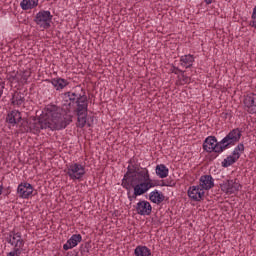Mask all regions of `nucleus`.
<instances>
[{
	"label": "nucleus",
	"mask_w": 256,
	"mask_h": 256,
	"mask_svg": "<svg viewBox=\"0 0 256 256\" xmlns=\"http://www.w3.org/2000/svg\"><path fill=\"white\" fill-rule=\"evenodd\" d=\"M63 107H66L67 111L73 109L74 115L77 117L76 127L83 129L85 125L91 127V122L89 121V99L87 98V93L85 89L81 86H76L68 92L61 94Z\"/></svg>",
	"instance_id": "nucleus-1"
},
{
	"label": "nucleus",
	"mask_w": 256,
	"mask_h": 256,
	"mask_svg": "<svg viewBox=\"0 0 256 256\" xmlns=\"http://www.w3.org/2000/svg\"><path fill=\"white\" fill-rule=\"evenodd\" d=\"M243 137V130L241 128L232 129L224 138L220 141L215 136H208L203 142V150L206 153H225L227 149H231L234 145H237Z\"/></svg>",
	"instance_id": "nucleus-2"
},
{
	"label": "nucleus",
	"mask_w": 256,
	"mask_h": 256,
	"mask_svg": "<svg viewBox=\"0 0 256 256\" xmlns=\"http://www.w3.org/2000/svg\"><path fill=\"white\" fill-rule=\"evenodd\" d=\"M41 121L42 129L61 131L73 123V115L67 114V111L59 106L52 105L47 108V113L41 117Z\"/></svg>",
	"instance_id": "nucleus-3"
},
{
	"label": "nucleus",
	"mask_w": 256,
	"mask_h": 256,
	"mask_svg": "<svg viewBox=\"0 0 256 256\" xmlns=\"http://www.w3.org/2000/svg\"><path fill=\"white\" fill-rule=\"evenodd\" d=\"M200 185L190 186L187 194L191 201H203L205 199V191L215 187V180L211 175H202L200 177Z\"/></svg>",
	"instance_id": "nucleus-4"
},
{
	"label": "nucleus",
	"mask_w": 256,
	"mask_h": 256,
	"mask_svg": "<svg viewBox=\"0 0 256 256\" xmlns=\"http://www.w3.org/2000/svg\"><path fill=\"white\" fill-rule=\"evenodd\" d=\"M17 127V133H20L21 135L25 133H33L34 135H37V133H41V129H43V123L41 118L39 120L22 118V120L18 122Z\"/></svg>",
	"instance_id": "nucleus-5"
},
{
	"label": "nucleus",
	"mask_w": 256,
	"mask_h": 256,
	"mask_svg": "<svg viewBox=\"0 0 256 256\" xmlns=\"http://www.w3.org/2000/svg\"><path fill=\"white\" fill-rule=\"evenodd\" d=\"M149 173V169L141 168V164H132L127 167L122 182L137 183L143 176Z\"/></svg>",
	"instance_id": "nucleus-6"
},
{
	"label": "nucleus",
	"mask_w": 256,
	"mask_h": 256,
	"mask_svg": "<svg viewBox=\"0 0 256 256\" xmlns=\"http://www.w3.org/2000/svg\"><path fill=\"white\" fill-rule=\"evenodd\" d=\"M64 172L66 173V175L69 176L72 181H81L86 173L85 166L79 163L67 165Z\"/></svg>",
	"instance_id": "nucleus-7"
},
{
	"label": "nucleus",
	"mask_w": 256,
	"mask_h": 256,
	"mask_svg": "<svg viewBox=\"0 0 256 256\" xmlns=\"http://www.w3.org/2000/svg\"><path fill=\"white\" fill-rule=\"evenodd\" d=\"M34 23L39 25L41 29H51V23H53V15L51 14V11H39L34 18Z\"/></svg>",
	"instance_id": "nucleus-8"
},
{
	"label": "nucleus",
	"mask_w": 256,
	"mask_h": 256,
	"mask_svg": "<svg viewBox=\"0 0 256 256\" xmlns=\"http://www.w3.org/2000/svg\"><path fill=\"white\" fill-rule=\"evenodd\" d=\"M121 186L123 189H126L129 201H133L134 199H137V197L145 195L137 182H122Z\"/></svg>",
	"instance_id": "nucleus-9"
},
{
	"label": "nucleus",
	"mask_w": 256,
	"mask_h": 256,
	"mask_svg": "<svg viewBox=\"0 0 256 256\" xmlns=\"http://www.w3.org/2000/svg\"><path fill=\"white\" fill-rule=\"evenodd\" d=\"M242 187L243 186L241 185V183H239V180L237 178L232 180H224L220 184L221 191H223V193H226V195H234V193H238V191H240Z\"/></svg>",
	"instance_id": "nucleus-10"
},
{
	"label": "nucleus",
	"mask_w": 256,
	"mask_h": 256,
	"mask_svg": "<svg viewBox=\"0 0 256 256\" xmlns=\"http://www.w3.org/2000/svg\"><path fill=\"white\" fill-rule=\"evenodd\" d=\"M136 183L138 184V187H140L144 195L149 191V189H153V187H159V184H155V182H153V179H151V174H149V172H146L145 176H143Z\"/></svg>",
	"instance_id": "nucleus-11"
},
{
	"label": "nucleus",
	"mask_w": 256,
	"mask_h": 256,
	"mask_svg": "<svg viewBox=\"0 0 256 256\" xmlns=\"http://www.w3.org/2000/svg\"><path fill=\"white\" fill-rule=\"evenodd\" d=\"M5 241L12 245V247H25V240H23L21 232H16L15 230L9 232Z\"/></svg>",
	"instance_id": "nucleus-12"
},
{
	"label": "nucleus",
	"mask_w": 256,
	"mask_h": 256,
	"mask_svg": "<svg viewBox=\"0 0 256 256\" xmlns=\"http://www.w3.org/2000/svg\"><path fill=\"white\" fill-rule=\"evenodd\" d=\"M136 213L138 215L144 216L145 215H151V213L153 212V206H151V203L147 200H140L136 206Z\"/></svg>",
	"instance_id": "nucleus-13"
},
{
	"label": "nucleus",
	"mask_w": 256,
	"mask_h": 256,
	"mask_svg": "<svg viewBox=\"0 0 256 256\" xmlns=\"http://www.w3.org/2000/svg\"><path fill=\"white\" fill-rule=\"evenodd\" d=\"M245 109L251 114L255 115L256 113V94L250 93L244 96L243 99Z\"/></svg>",
	"instance_id": "nucleus-14"
},
{
	"label": "nucleus",
	"mask_w": 256,
	"mask_h": 256,
	"mask_svg": "<svg viewBox=\"0 0 256 256\" xmlns=\"http://www.w3.org/2000/svg\"><path fill=\"white\" fill-rule=\"evenodd\" d=\"M20 199H29L33 195V185L29 182L20 183L17 188Z\"/></svg>",
	"instance_id": "nucleus-15"
},
{
	"label": "nucleus",
	"mask_w": 256,
	"mask_h": 256,
	"mask_svg": "<svg viewBox=\"0 0 256 256\" xmlns=\"http://www.w3.org/2000/svg\"><path fill=\"white\" fill-rule=\"evenodd\" d=\"M23 116L19 110H12L6 116V123H9L13 127L21 123Z\"/></svg>",
	"instance_id": "nucleus-16"
},
{
	"label": "nucleus",
	"mask_w": 256,
	"mask_h": 256,
	"mask_svg": "<svg viewBox=\"0 0 256 256\" xmlns=\"http://www.w3.org/2000/svg\"><path fill=\"white\" fill-rule=\"evenodd\" d=\"M81 241H83V236H81V234H73L63 245L64 251H69V249L77 247Z\"/></svg>",
	"instance_id": "nucleus-17"
},
{
	"label": "nucleus",
	"mask_w": 256,
	"mask_h": 256,
	"mask_svg": "<svg viewBox=\"0 0 256 256\" xmlns=\"http://www.w3.org/2000/svg\"><path fill=\"white\" fill-rule=\"evenodd\" d=\"M47 83H51L52 86L54 87V89H56V91H63V89H65V87H68L69 82L67 81V79L61 78V77H56L54 79H46Z\"/></svg>",
	"instance_id": "nucleus-18"
},
{
	"label": "nucleus",
	"mask_w": 256,
	"mask_h": 256,
	"mask_svg": "<svg viewBox=\"0 0 256 256\" xmlns=\"http://www.w3.org/2000/svg\"><path fill=\"white\" fill-rule=\"evenodd\" d=\"M149 201L155 205H161V203L165 201V194H163V192H159V190H154L149 194Z\"/></svg>",
	"instance_id": "nucleus-19"
},
{
	"label": "nucleus",
	"mask_w": 256,
	"mask_h": 256,
	"mask_svg": "<svg viewBox=\"0 0 256 256\" xmlns=\"http://www.w3.org/2000/svg\"><path fill=\"white\" fill-rule=\"evenodd\" d=\"M10 101H11V105H14L16 107H21V105L25 103V94L23 92L14 91Z\"/></svg>",
	"instance_id": "nucleus-20"
},
{
	"label": "nucleus",
	"mask_w": 256,
	"mask_h": 256,
	"mask_svg": "<svg viewBox=\"0 0 256 256\" xmlns=\"http://www.w3.org/2000/svg\"><path fill=\"white\" fill-rule=\"evenodd\" d=\"M193 63H195V56L191 54L180 57V65L185 67V69H191V67H193Z\"/></svg>",
	"instance_id": "nucleus-21"
},
{
	"label": "nucleus",
	"mask_w": 256,
	"mask_h": 256,
	"mask_svg": "<svg viewBox=\"0 0 256 256\" xmlns=\"http://www.w3.org/2000/svg\"><path fill=\"white\" fill-rule=\"evenodd\" d=\"M155 173L159 179H166V177H169V168L165 164H158L155 167Z\"/></svg>",
	"instance_id": "nucleus-22"
},
{
	"label": "nucleus",
	"mask_w": 256,
	"mask_h": 256,
	"mask_svg": "<svg viewBox=\"0 0 256 256\" xmlns=\"http://www.w3.org/2000/svg\"><path fill=\"white\" fill-rule=\"evenodd\" d=\"M39 5V0H22L20 7L23 11H29V9H35Z\"/></svg>",
	"instance_id": "nucleus-23"
},
{
	"label": "nucleus",
	"mask_w": 256,
	"mask_h": 256,
	"mask_svg": "<svg viewBox=\"0 0 256 256\" xmlns=\"http://www.w3.org/2000/svg\"><path fill=\"white\" fill-rule=\"evenodd\" d=\"M134 256H151V249L147 246L138 245L134 249Z\"/></svg>",
	"instance_id": "nucleus-24"
},
{
	"label": "nucleus",
	"mask_w": 256,
	"mask_h": 256,
	"mask_svg": "<svg viewBox=\"0 0 256 256\" xmlns=\"http://www.w3.org/2000/svg\"><path fill=\"white\" fill-rule=\"evenodd\" d=\"M237 161H239V157L232 152V155L227 156V158L222 161V167H231V165H234V163H237Z\"/></svg>",
	"instance_id": "nucleus-25"
},
{
	"label": "nucleus",
	"mask_w": 256,
	"mask_h": 256,
	"mask_svg": "<svg viewBox=\"0 0 256 256\" xmlns=\"http://www.w3.org/2000/svg\"><path fill=\"white\" fill-rule=\"evenodd\" d=\"M19 75V72L17 71H12L10 73L7 74L6 79L7 81H9V83L13 84V83H19V77L17 76Z\"/></svg>",
	"instance_id": "nucleus-26"
},
{
	"label": "nucleus",
	"mask_w": 256,
	"mask_h": 256,
	"mask_svg": "<svg viewBox=\"0 0 256 256\" xmlns=\"http://www.w3.org/2000/svg\"><path fill=\"white\" fill-rule=\"evenodd\" d=\"M244 152H245V145L243 143H239L232 151V155H236L240 159L241 153H244Z\"/></svg>",
	"instance_id": "nucleus-27"
},
{
	"label": "nucleus",
	"mask_w": 256,
	"mask_h": 256,
	"mask_svg": "<svg viewBox=\"0 0 256 256\" xmlns=\"http://www.w3.org/2000/svg\"><path fill=\"white\" fill-rule=\"evenodd\" d=\"M90 249H91V242H85L80 246L81 255H85V253H89Z\"/></svg>",
	"instance_id": "nucleus-28"
},
{
	"label": "nucleus",
	"mask_w": 256,
	"mask_h": 256,
	"mask_svg": "<svg viewBox=\"0 0 256 256\" xmlns=\"http://www.w3.org/2000/svg\"><path fill=\"white\" fill-rule=\"evenodd\" d=\"M181 77H182V85H189V83H191V77H188L187 75H185V71L182 72Z\"/></svg>",
	"instance_id": "nucleus-29"
},
{
	"label": "nucleus",
	"mask_w": 256,
	"mask_h": 256,
	"mask_svg": "<svg viewBox=\"0 0 256 256\" xmlns=\"http://www.w3.org/2000/svg\"><path fill=\"white\" fill-rule=\"evenodd\" d=\"M13 252L15 256H21V253H23V246H15Z\"/></svg>",
	"instance_id": "nucleus-30"
},
{
	"label": "nucleus",
	"mask_w": 256,
	"mask_h": 256,
	"mask_svg": "<svg viewBox=\"0 0 256 256\" xmlns=\"http://www.w3.org/2000/svg\"><path fill=\"white\" fill-rule=\"evenodd\" d=\"M31 77V71H24L22 73V79L24 81V83H27L28 79Z\"/></svg>",
	"instance_id": "nucleus-31"
},
{
	"label": "nucleus",
	"mask_w": 256,
	"mask_h": 256,
	"mask_svg": "<svg viewBox=\"0 0 256 256\" xmlns=\"http://www.w3.org/2000/svg\"><path fill=\"white\" fill-rule=\"evenodd\" d=\"M171 73H174V75H179V73L182 74L183 70L179 69V67L176 66H172V68L170 69Z\"/></svg>",
	"instance_id": "nucleus-32"
},
{
	"label": "nucleus",
	"mask_w": 256,
	"mask_h": 256,
	"mask_svg": "<svg viewBox=\"0 0 256 256\" xmlns=\"http://www.w3.org/2000/svg\"><path fill=\"white\" fill-rule=\"evenodd\" d=\"M166 183L168 184V187H175V185H177V183L175 182V180L171 179V178H167Z\"/></svg>",
	"instance_id": "nucleus-33"
},
{
	"label": "nucleus",
	"mask_w": 256,
	"mask_h": 256,
	"mask_svg": "<svg viewBox=\"0 0 256 256\" xmlns=\"http://www.w3.org/2000/svg\"><path fill=\"white\" fill-rule=\"evenodd\" d=\"M3 89H5V81H0V99L3 96Z\"/></svg>",
	"instance_id": "nucleus-34"
},
{
	"label": "nucleus",
	"mask_w": 256,
	"mask_h": 256,
	"mask_svg": "<svg viewBox=\"0 0 256 256\" xmlns=\"http://www.w3.org/2000/svg\"><path fill=\"white\" fill-rule=\"evenodd\" d=\"M66 256H79V251L77 250L69 251Z\"/></svg>",
	"instance_id": "nucleus-35"
},
{
	"label": "nucleus",
	"mask_w": 256,
	"mask_h": 256,
	"mask_svg": "<svg viewBox=\"0 0 256 256\" xmlns=\"http://www.w3.org/2000/svg\"><path fill=\"white\" fill-rule=\"evenodd\" d=\"M219 157V153L213 152V154H210L209 159L210 161H213L214 159H217Z\"/></svg>",
	"instance_id": "nucleus-36"
},
{
	"label": "nucleus",
	"mask_w": 256,
	"mask_h": 256,
	"mask_svg": "<svg viewBox=\"0 0 256 256\" xmlns=\"http://www.w3.org/2000/svg\"><path fill=\"white\" fill-rule=\"evenodd\" d=\"M159 187H169V184L166 180H161V183L158 184Z\"/></svg>",
	"instance_id": "nucleus-37"
},
{
	"label": "nucleus",
	"mask_w": 256,
	"mask_h": 256,
	"mask_svg": "<svg viewBox=\"0 0 256 256\" xmlns=\"http://www.w3.org/2000/svg\"><path fill=\"white\" fill-rule=\"evenodd\" d=\"M250 27H254V29H256V20L255 19L250 21Z\"/></svg>",
	"instance_id": "nucleus-38"
},
{
	"label": "nucleus",
	"mask_w": 256,
	"mask_h": 256,
	"mask_svg": "<svg viewBox=\"0 0 256 256\" xmlns=\"http://www.w3.org/2000/svg\"><path fill=\"white\" fill-rule=\"evenodd\" d=\"M252 19H256V6L253 8Z\"/></svg>",
	"instance_id": "nucleus-39"
},
{
	"label": "nucleus",
	"mask_w": 256,
	"mask_h": 256,
	"mask_svg": "<svg viewBox=\"0 0 256 256\" xmlns=\"http://www.w3.org/2000/svg\"><path fill=\"white\" fill-rule=\"evenodd\" d=\"M204 3H206V5H211V3H213V0H204Z\"/></svg>",
	"instance_id": "nucleus-40"
},
{
	"label": "nucleus",
	"mask_w": 256,
	"mask_h": 256,
	"mask_svg": "<svg viewBox=\"0 0 256 256\" xmlns=\"http://www.w3.org/2000/svg\"><path fill=\"white\" fill-rule=\"evenodd\" d=\"M0 195H3V185L0 184Z\"/></svg>",
	"instance_id": "nucleus-41"
},
{
	"label": "nucleus",
	"mask_w": 256,
	"mask_h": 256,
	"mask_svg": "<svg viewBox=\"0 0 256 256\" xmlns=\"http://www.w3.org/2000/svg\"><path fill=\"white\" fill-rule=\"evenodd\" d=\"M7 256H15V252L11 251L7 254Z\"/></svg>",
	"instance_id": "nucleus-42"
},
{
	"label": "nucleus",
	"mask_w": 256,
	"mask_h": 256,
	"mask_svg": "<svg viewBox=\"0 0 256 256\" xmlns=\"http://www.w3.org/2000/svg\"><path fill=\"white\" fill-rule=\"evenodd\" d=\"M227 115H229V113H225V114H224V117L227 118Z\"/></svg>",
	"instance_id": "nucleus-43"
},
{
	"label": "nucleus",
	"mask_w": 256,
	"mask_h": 256,
	"mask_svg": "<svg viewBox=\"0 0 256 256\" xmlns=\"http://www.w3.org/2000/svg\"><path fill=\"white\" fill-rule=\"evenodd\" d=\"M90 119H92V121H93L94 117L92 116V117H90Z\"/></svg>",
	"instance_id": "nucleus-44"
},
{
	"label": "nucleus",
	"mask_w": 256,
	"mask_h": 256,
	"mask_svg": "<svg viewBox=\"0 0 256 256\" xmlns=\"http://www.w3.org/2000/svg\"><path fill=\"white\" fill-rule=\"evenodd\" d=\"M155 185H159V183L155 182Z\"/></svg>",
	"instance_id": "nucleus-45"
},
{
	"label": "nucleus",
	"mask_w": 256,
	"mask_h": 256,
	"mask_svg": "<svg viewBox=\"0 0 256 256\" xmlns=\"http://www.w3.org/2000/svg\"><path fill=\"white\" fill-rule=\"evenodd\" d=\"M129 163L131 164V160L129 161Z\"/></svg>",
	"instance_id": "nucleus-46"
}]
</instances>
